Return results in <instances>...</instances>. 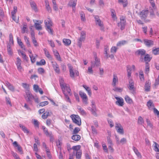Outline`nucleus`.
I'll use <instances>...</instances> for the list:
<instances>
[{
    "label": "nucleus",
    "mask_w": 159,
    "mask_h": 159,
    "mask_svg": "<svg viewBox=\"0 0 159 159\" xmlns=\"http://www.w3.org/2000/svg\"><path fill=\"white\" fill-rule=\"evenodd\" d=\"M60 84L62 92L64 93L66 98V101L69 102H71L70 98L68 97V95L67 94L65 93V85H66V84H64V80L63 79L61 78L60 80Z\"/></svg>",
    "instance_id": "f257e3e1"
},
{
    "label": "nucleus",
    "mask_w": 159,
    "mask_h": 159,
    "mask_svg": "<svg viewBox=\"0 0 159 159\" xmlns=\"http://www.w3.org/2000/svg\"><path fill=\"white\" fill-rule=\"evenodd\" d=\"M68 67L69 70L70 75L71 77L74 78L75 75L76 76H78L79 74V72L77 70H74L73 66L71 64H68Z\"/></svg>",
    "instance_id": "f03ea898"
},
{
    "label": "nucleus",
    "mask_w": 159,
    "mask_h": 159,
    "mask_svg": "<svg viewBox=\"0 0 159 159\" xmlns=\"http://www.w3.org/2000/svg\"><path fill=\"white\" fill-rule=\"evenodd\" d=\"M73 121L78 125H81V120L79 116L77 115H72L70 116Z\"/></svg>",
    "instance_id": "7ed1b4c3"
},
{
    "label": "nucleus",
    "mask_w": 159,
    "mask_h": 159,
    "mask_svg": "<svg viewBox=\"0 0 159 159\" xmlns=\"http://www.w3.org/2000/svg\"><path fill=\"white\" fill-rule=\"evenodd\" d=\"M86 37V33L82 31L80 34V37L78 39L77 44L78 46L80 48L81 46L82 42L85 40Z\"/></svg>",
    "instance_id": "20e7f679"
},
{
    "label": "nucleus",
    "mask_w": 159,
    "mask_h": 159,
    "mask_svg": "<svg viewBox=\"0 0 159 159\" xmlns=\"http://www.w3.org/2000/svg\"><path fill=\"white\" fill-rule=\"evenodd\" d=\"M26 96L25 98L26 101L31 105L32 104V100L34 98V96L31 93L30 91H25Z\"/></svg>",
    "instance_id": "39448f33"
},
{
    "label": "nucleus",
    "mask_w": 159,
    "mask_h": 159,
    "mask_svg": "<svg viewBox=\"0 0 159 159\" xmlns=\"http://www.w3.org/2000/svg\"><path fill=\"white\" fill-rule=\"evenodd\" d=\"M96 24L98 25L100 27L101 30H103L104 29L103 24L102 21H101L99 18V16H94Z\"/></svg>",
    "instance_id": "423d86ee"
},
{
    "label": "nucleus",
    "mask_w": 159,
    "mask_h": 159,
    "mask_svg": "<svg viewBox=\"0 0 159 159\" xmlns=\"http://www.w3.org/2000/svg\"><path fill=\"white\" fill-rule=\"evenodd\" d=\"M79 94L82 99L83 102L86 105L88 104V98L86 93L81 91H80Z\"/></svg>",
    "instance_id": "0eeeda50"
},
{
    "label": "nucleus",
    "mask_w": 159,
    "mask_h": 159,
    "mask_svg": "<svg viewBox=\"0 0 159 159\" xmlns=\"http://www.w3.org/2000/svg\"><path fill=\"white\" fill-rule=\"evenodd\" d=\"M115 128L117 132L121 134L124 133V131L121 125L119 123L116 122L115 124Z\"/></svg>",
    "instance_id": "6e6552de"
},
{
    "label": "nucleus",
    "mask_w": 159,
    "mask_h": 159,
    "mask_svg": "<svg viewBox=\"0 0 159 159\" xmlns=\"http://www.w3.org/2000/svg\"><path fill=\"white\" fill-rule=\"evenodd\" d=\"M51 64L55 72L57 74H59L60 73V71L58 65L56 61H52Z\"/></svg>",
    "instance_id": "1a4fd4ad"
},
{
    "label": "nucleus",
    "mask_w": 159,
    "mask_h": 159,
    "mask_svg": "<svg viewBox=\"0 0 159 159\" xmlns=\"http://www.w3.org/2000/svg\"><path fill=\"white\" fill-rule=\"evenodd\" d=\"M126 21L124 18L122 17L120 18V22L118 24V27H120L121 30H124L125 27Z\"/></svg>",
    "instance_id": "9d476101"
},
{
    "label": "nucleus",
    "mask_w": 159,
    "mask_h": 159,
    "mask_svg": "<svg viewBox=\"0 0 159 159\" xmlns=\"http://www.w3.org/2000/svg\"><path fill=\"white\" fill-rule=\"evenodd\" d=\"M94 56L95 59V63H94L93 62H91V66L92 67H94L95 66H98L100 64V60L98 58L96 53H94Z\"/></svg>",
    "instance_id": "9b49d317"
},
{
    "label": "nucleus",
    "mask_w": 159,
    "mask_h": 159,
    "mask_svg": "<svg viewBox=\"0 0 159 159\" xmlns=\"http://www.w3.org/2000/svg\"><path fill=\"white\" fill-rule=\"evenodd\" d=\"M16 59L17 61L16 62V64L17 69L19 71L22 72L23 71V70L21 66V61L19 57H17Z\"/></svg>",
    "instance_id": "f8f14e48"
},
{
    "label": "nucleus",
    "mask_w": 159,
    "mask_h": 159,
    "mask_svg": "<svg viewBox=\"0 0 159 159\" xmlns=\"http://www.w3.org/2000/svg\"><path fill=\"white\" fill-rule=\"evenodd\" d=\"M146 51L143 49H139L136 51V53L138 55H140V59L142 60L143 59V56L146 54Z\"/></svg>",
    "instance_id": "ddd939ff"
},
{
    "label": "nucleus",
    "mask_w": 159,
    "mask_h": 159,
    "mask_svg": "<svg viewBox=\"0 0 159 159\" xmlns=\"http://www.w3.org/2000/svg\"><path fill=\"white\" fill-rule=\"evenodd\" d=\"M42 129L43 130L44 133L46 135V136H49L50 138V140L52 139V134L51 132L49 133L48 131L47 128L44 126H42Z\"/></svg>",
    "instance_id": "4468645a"
},
{
    "label": "nucleus",
    "mask_w": 159,
    "mask_h": 159,
    "mask_svg": "<svg viewBox=\"0 0 159 159\" xmlns=\"http://www.w3.org/2000/svg\"><path fill=\"white\" fill-rule=\"evenodd\" d=\"M115 98L117 100V101L116 102V105L120 106H122L124 105V100L122 98L116 97Z\"/></svg>",
    "instance_id": "2eb2a0df"
},
{
    "label": "nucleus",
    "mask_w": 159,
    "mask_h": 159,
    "mask_svg": "<svg viewBox=\"0 0 159 159\" xmlns=\"http://www.w3.org/2000/svg\"><path fill=\"white\" fill-rule=\"evenodd\" d=\"M148 10H143L140 13V15L141 19H145L147 17L148 13Z\"/></svg>",
    "instance_id": "dca6fc26"
},
{
    "label": "nucleus",
    "mask_w": 159,
    "mask_h": 159,
    "mask_svg": "<svg viewBox=\"0 0 159 159\" xmlns=\"http://www.w3.org/2000/svg\"><path fill=\"white\" fill-rule=\"evenodd\" d=\"M113 76V78L112 85L114 87L116 86V83L118 82V78L116 74H114Z\"/></svg>",
    "instance_id": "f3484780"
},
{
    "label": "nucleus",
    "mask_w": 159,
    "mask_h": 159,
    "mask_svg": "<svg viewBox=\"0 0 159 159\" xmlns=\"http://www.w3.org/2000/svg\"><path fill=\"white\" fill-rule=\"evenodd\" d=\"M30 2L32 9L35 12L37 11L38 9L35 3L32 0L30 1Z\"/></svg>",
    "instance_id": "a211bd4d"
},
{
    "label": "nucleus",
    "mask_w": 159,
    "mask_h": 159,
    "mask_svg": "<svg viewBox=\"0 0 159 159\" xmlns=\"http://www.w3.org/2000/svg\"><path fill=\"white\" fill-rule=\"evenodd\" d=\"M143 42L145 45L148 47H150L153 44V42L151 40L144 39Z\"/></svg>",
    "instance_id": "6ab92c4d"
},
{
    "label": "nucleus",
    "mask_w": 159,
    "mask_h": 159,
    "mask_svg": "<svg viewBox=\"0 0 159 159\" xmlns=\"http://www.w3.org/2000/svg\"><path fill=\"white\" fill-rule=\"evenodd\" d=\"M128 88L130 90L134 91V82L133 81L130 80L129 81V86Z\"/></svg>",
    "instance_id": "aec40b11"
},
{
    "label": "nucleus",
    "mask_w": 159,
    "mask_h": 159,
    "mask_svg": "<svg viewBox=\"0 0 159 159\" xmlns=\"http://www.w3.org/2000/svg\"><path fill=\"white\" fill-rule=\"evenodd\" d=\"M152 57L148 54H147L145 55L144 60L145 63H148L150 61Z\"/></svg>",
    "instance_id": "412c9836"
},
{
    "label": "nucleus",
    "mask_w": 159,
    "mask_h": 159,
    "mask_svg": "<svg viewBox=\"0 0 159 159\" xmlns=\"http://www.w3.org/2000/svg\"><path fill=\"white\" fill-rule=\"evenodd\" d=\"M147 105L150 110H152L154 108V105L152 100H149L147 102Z\"/></svg>",
    "instance_id": "4be33fe9"
},
{
    "label": "nucleus",
    "mask_w": 159,
    "mask_h": 159,
    "mask_svg": "<svg viewBox=\"0 0 159 159\" xmlns=\"http://www.w3.org/2000/svg\"><path fill=\"white\" fill-rule=\"evenodd\" d=\"M44 23L46 27H48V26H51L52 25V22L49 18L44 20Z\"/></svg>",
    "instance_id": "5701e85b"
},
{
    "label": "nucleus",
    "mask_w": 159,
    "mask_h": 159,
    "mask_svg": "<svg viewBox=\"0 0 159 159\" xmlns=\"http://www.w3.org/2000/svg\"><path fill=\"white\" fill-rule=\"evenodd\" d=\"M6 86L8 87V89L12 91H14V88L13 85L7 81L5 83Z\"/></svg>",
    "instance_id": "b1692460"
},
{
    "label": "nucleus",
    "mask_w": 159,
    "mask_h": 159,
    "mask_svg": "<svg viewBox=\"0 0 159 159\" xmlns=\"http://www.w3.org/2000/svg\"><path fill=\"white\" fill-rule=\"evenodd\" d=\"M63 42L65 46H68L71 44V42L70 40L69 39H63Z\"/></svg>",
    "instance_id": "393cba45"
},
{
    "label": "nucleus",
    "mask_w": 159,
    "mask_h": 159,
    "mask_svg": "<svg viewBox=\"0 0 159 159\" xmlns=\"http://www.w3.org/2000/svg\"><path fill=\"white\" fill-rule=\"evenodd\" d=\"M150 83L149 82H146L145 85V90L148 92L150 90Z\"/></svg>",
    "instance_id": "a878e982"
},
{
    "label": "nucleus",
    "mask_w": 159,
    "mask_h": 159,
    "mask_svg": "<svg viewBox=\"0 0 159 159\" xmlns=\"http://www.w3.org/2000/svg\"><path fill=\"white\" fill-rule=\"evenodd\" d=\"M125 99L126 102L128 104H131L133 102L132 100L128 95L125 96Z\"/></svg>",
    "instance_id": "bb28decb"
},
{
    "label": "nucleus",
    "mask_w": 159,
    "mask_h": 159,
    "mask_svg": "<svg viewBox=\"0 0 159 159\" xmlns=\"http://www.w3.org/2000/svg\"><path fill=\"white\" fill-rule=\"evenodd\" d=\"M77 109L78 110V111L82 115H86V112L80 106L77 107Z\"/></svg>",
    "instance_id": "cd10ccee"
},
{
    "label": "nucleus",
    "mask_w": 159,
    "mask_h": 159,
    "mask_svg": "<svg viewBox=\"0 0 159 159\" xmlns=\"http://www.w3.org/2000/svg\"><path fill=\"white\" fill-rule=\"evenodd\" d=\"M80 145L73 146L72 148V149L74 150L73 153L75 154L76 152H77L78 150H81L80 149Z\"/></svg>",
    "instance_id": "c85d7f7f"
},
{
    "label": "nucleus",
    "mask_w": 159,
    "mask_h": 159,
    "mask_svg": "<svg viewBox=\"0 0 159 159\" xmlns=\"http://www.w3.org/2000/svg\"><path fill=\"white\" fill-rule=\"evenodd\" d=\"M133 149L138 157L140 158L142 157V156L141 154L138 151V149L135 147H133Z\"/></svg>",
    "instance_id": "c756f323"
},
{
    "label": "nucleus",
    "mask_w": 159,
    "mask_h": 159,
    "mask_svg": "<svg viewBox=\"0 0 159 159\" xmlns=\"http://www.w3.org/2000/svg\"><path fill=\"white\" fill-rule=\"evenodd\" d=\"M82 86L87 92L88 95L90 96L92 94V92L90 88L85 85H83Z\"/></svg>",
    "instance_id": "7c9ffc66"
},
{
    "label": "nucleus",
    "mask_w": 159,
    "mask_h": 159,
    "mask_svg": "<svg viewBox=\"0 0 159 159\" xmlns=\"http://www.w3.org/2000/svg\"><path fill=\"white\" fill-rule=\"evenodd\" d=\"M53 53L55 56L57 60L59 61L61 60V58L58 52L56 50L53 51Z\"/></svg>",
    "instance_id": "2f4dec72"
},
{
    "label": "nucleus",
    "mask_w": 159,
    "mask_h": 159,
    "mask_svg": "<svg viewBox=\"0 0 159 159\" xmlns=\"http://www.w3.org/2000/svg\"><path fill=\"white\" fill-rule=\"evenodd\" d=\"M19 125L25 133L28 134L29 133V131L25 126L21 124H20Z\"/></svg>",
    "instance_id": "473e14b6"
},
{
    "label": "nucleus",
    "mask_w": 159,
    "mask_h": 159,
    "mask_svg": "<svg viewBox=\"0 0 159 159\" xmlns=\"http://www.w3.org/2000/svg\"><path fill=\"white\" fill-rule=\"evenodd\" d=\"M80 136L78 134L73 135L71 137V139L75 141H78L80 139Z\"/></svg>",
    "instance_id": "72a5a7b5"
},
{
    "label": "nucleus",
    "mask_w": 159,
    "mask_h": 159,
    "mask_svg": "<svg viewBox=\"0 0 159 159\" xmlns=\"http://www.w3.org/2000/svg\"><path fill=\"white\" fill-rule=\"evenodd\" d=\"M111 16L114 20H116L117 19L116 15V13L115 10L113 9H111Z\"/></svg>",
    "instance_id": "f704fd0d"
},
{
    "label": "nucleus",
    "mask_w": 159,
    "mask_h": 159,
    "mask_svg": "<svg viewBox=\"0 0 159 159\" xmlns=\"http://www.w3.org/2000/svg\"><path fill=\"white\" fill-rule=\"evenodd\" d=\"M152 53L154 55L159 54V48H153L152 50Z\"/></svg>",
    "instance_id": "c9c22d12"
},
{
    "label": "nucleus",
    "mask_w": 159,
    "mask_h": 159,
    "mask_svg": "<svg viewBox=\"0 0 159 159\" xmlns=\"http://www.w3.org/2000/svg\"><path fill=\"white\" fill-rule=\"evenodd\" d=\"M131 68L130 66H127V71L128 74V76L129 77L131 75Z\"/></svg>",
    "instance_id": "e433bc0d"
},
{
    "label": "nucleus",
    "mask_w": 159,
    "mask_h": 159,
    "mask_svg": "<svg viewBox=\"0 0 159 159\" xmlns=\"http://www.w3.org/2000/svg\"><path fill=\"white\" fill-rule=\"evenodd\" d=\"M88 109L89 110L91 113L92 114L95 116H97V114L96 113V108H91L90 107H89Z\"/></svg>",
    "instance_id": "4c0bfd02"
},
{
    "label": "nucleus",
    "mask_w": 159,
    "mask_h": 159,
    "mask_svg": "<svg viewBox=\"0 0 159 159\" xmlns=\"http://www.w3.org/2000/svg\"><path fill=\"white\" fill-rule=\"evenodd\" d=\"M126 41L125 40H122L118 42V43H117L116 45L118 47H120L126 44Z\"/></svg>",
    "instance_id": "58836bf2"
},
{
    "label": "nucleus",
    "mask_w": 159,
    "mask_h": 159,
    "mask_svg": "<svg viewBox=\"0 0 159 159\" xmlns=\"http://www.w3.org/2000/svg\"><path fill=\"white\" fill-rule=\"evenodd\" d=\"M43 50L46 56L49 59L52 58L51 55H50L48 51L47 50V49L46 48H44Z\"/></svg>",
    "instance_id": "ea45409f"
},
{
    "label": "nucleus",
    "mask_w": 159,
    "mask_h": 159,
    "mask_svg": "<svg viewBox=\"0 0 159 159\" xmlns=\"http://www.w3.org/2000/svg\"><path fill=\"white\" fill-rule=\"evenodd\" d=\"M76 159H81L82 152L81 150H78V151L76 152Z\"/></svg>",
    "instance_id": "a19ab883"
},
{
    "label": "nucleus",
    "mask_w": 159,
    "mask_h": 159,
    "mask_svg": "<svg viewBox=\"0 0 159 159\" xmlns=\"http://www.w3.org/2000/svg\"><path fill=\"white\" fill-rule=\"evenodd\" d=\"M46 64V61L44 59L41 60L39 62H36V65L38 66L44 65Z\"/></svg>",
    "instance_id": "79ce46f5"
},
{
    "label": "nucleus",
    "mask_w": 159,
    "mask_h": 159,
    "mask_svg": "<svg viewBox=\"0 0 159 159\" xmlns=\"http://www.w3.org/2000/svg\"><path fill=\"white\" fill-rule=\"evenodd\" d=\"M34 26L35 29L38 30H41L42 29V28L41 25L38 23H35L34 24Z\"/></svg>",
    "instance_id": "37998d69"
},
{
    "label": "nucleus",
    "mask_w": 159,
    "mask_h": 159,
    "mask_svg": "<svg viewBox=\"0 0 159 159\" xmlns=\"http://www.w3.org/2000/svg\"><path fill=\"white\" fill-rule=\"evenodd\" d=\"M22 87L25 89V91H29V85L27 83H22Z\"/></svg>",
    "instance_id": "c03bdc74"
},
{
    "label": "nucleus",
    "mask_w": 159,
    "mask_h": 159,
    "mask_svg": "<svg viewBox=\"0 0 159 159\" xmlns=\"http://www.w3.org/2000/svg\"><path fill=\"white\" fill-rule=\"evenodd\" d=\"M49 116V112L48 111H46L42 116V117L43 119H46Z\"/></svg>",
    "instance_id": "a18cd8bd"
},
{
    "label": "nucleus",
    "mask_w": 159,
    "mask_h": 159,
    "mask_svg": "<svg viewBox=\"0 0 159 159\" xmlns=\"http://www.w3.org/2000/svg\"><path fill=\"white\" fill-rule=\"evenodd\" d=\"M80 15L81 17V20L83 21H85L86 19L85 18V15L84 12L82 11L80 12Z\"/></svg>",
    "instance_id": "49530a36"
},
{
    "label": "nucleus",
    "mask_w": 159,
    "mask_h": 159,
    "mask_svg": "<svg viewBox=\"0 0 159 159\" xmlns=\"http://www.w3.org/2000/svg\"><path fill=\"white\" fill-rule=\"evenodd\" d=\"M149 70V64L148 63H146L145 64V72L148 74Z\"/></svg>",
    "instance_id": "de8ad7c7"
},
{
    "label": "nucleus",
    "mask_w": 159,
    "mask_h": 159,
    "mask_svg": "<svg viewBox=\"0 0 159 159\" xmlns=\"http://www.w3.org/2000/svg\"><path fill=\"white\" fill-rule=\"evenodd\" d=\"M155 145L154 146V149L156 152H159V149L158 147H159V145L156 142H154Z\"/></svg>",
    "instance_id": "09e8293b"
},
{
    "label": "nucleus",
    "mask_w": 159,
    "mask_h": 159,
    "mask_svg": "<svg viewBox=\"0 0 159 159\" xmlns=\"http://www.w3.org/2000/svg\"><path fill=\"white\" fill-rule=\"evenodd\" d=\"M138 124L142 125L144 123V120L143 118L141 116H139L138 118Z\"/></svg>",
    "instance_id": "8fccbe9b"
},
{
    "label": "nucleus",
    "mask_w": 159,
    "mask_h": 159,
    "mask_svg": "<svg viewBox=\"0 0 159 159\" xmlns=\"http://www.w3.org/2000/svg\"><path fill=\"white\" fill-rule=\"evenodd\" d=\"M65 90H66L69 95H71V93L70 92L71 89L70 88L69 86H67V85L65 86Z\"/></svg>",
    "instance_id": "3c124183"
},
{
    "label": "nucleus",
    "mask_w": 159,
    "mask_h": 159,
    "mask_svg": "<svg viewBox=\"0 0 159 159\" xmlns=\"http://www.w3.org/2000/svg\"><path fill=\"white\" fill-rule=\"evenodd\" d=\"M118 48L115 46H113L111 48V53H115L117 51Z\"/></svg>",
    "instance_id": "603ef678"
},
{
    "label": "nucleus",
    "mask_w": 159,
    "mask_h": 159,
    "mask_svg": "<svg viewBox=\"0 0 159 159\" xmlns=\"http://www.w3.org/2000/svg\"><path fill=\"white\" fill-rule=\"evenodd\" d=\"M48 104V102L47 101H45L43 102H41L39 104V106L43 107L47 105Z\"/></svg>",
    "instance_id": "864d4df0"
},
{
    "label": "nucleus",
    "mask_w": 159,
    "mask_h": 159,
    "mask_svg": "<svg viewBox=\"0 0 159 159\" xmlns=\"http://www.w3.org/2000/svg\"><path fill=\"white\" fill-rule=\"evenodd\" d=\"M27 26L26 24H24L23 28H22V33H24L27 30Z\"/></svg>",
    "instance_id": "5fc2aeb1"
},
{
    "label": "nucleus",
    "mask_w": 159,
    "mask_h": 159,
    "mask_svg": "<svg viewBox=\"0 0 159 159\" xmlns=\"http://www.w3.org/2000/svg\"><path fill=\"white\" fill-rule=\"evenodd\" d=\"M119 3L123 4L124 7H125L127 5V2H126V0H118Z\"/></svg>",
    "instance_id": "6e6d98bb"
},
{
    "label": "nucleus",
    "mask_w": 159,
    "mask_h": 159,
    "mask_svg": "<svg viewBox=\"0 0 159 159\" xmlns=\"http://www.w3.org/2000/svg\"><path fill=\"white\" fill-rule=\"evenodd\" d=\"M127 142V140L125 138H122L119 142V144H123L124 143H126Z\"/></svg>",
    "instance_id": "4d7b16f0"
},
{
    "label": "nucleus",
    "mask_w": 159,
    "mask_h": 159,
    "mask_svg": "<svg viewBox=\"0 0 159 159\" xmlns=\"http://www.w3.org/2000/svg\"><path fill=\"white\" fill-rule=\"evenodd\" d=\"M17 43L22 48H23V43L21 41L20 39H19L18 37H17Z\"/></svg>",
    "instance_id": "13d9d810"
},
{
    "label": "nucleus",
    "mask_w": 159,
    "mask_h": 159,
    "mask_svg": "<svg viewBox=\"0 0 159 159\" xmlns=\"http://www.w3.org/2000/svg\"><path fill=\"white\" fill-rule=\"evenodd\" d=\"M31 62L33 63L35 61V57L33 56V54L29 55Z\"/></svg>",
    "instance_id": "bf43d9fd"
},
{
    "label": "nucleus",
    "mask_w": 159,
    "mask_h": 159,
    "mask_svg": "<svg viewBox=\"0 0 159 159\" xmlns=\"http://www.w3.org/2000/svg\"><path fill=\"white\" fill-rule=\"evenodd\" d=\"M46 29L49 33L51 34H53V30L51 29L50 26H48V27H46Z\"/></svg>",
    "instance_id": "052dcab7"
},
{
    "label": "nucleus",
    "mask_w": 159,
    "mask_h": 159,
    "mask_svg": "<svg viewBox=\"0 0 159 159\" xmlns=\"http://www.w3.org/2000/svg\"><path fill=\"white\" fill-rule=\"evenodd\" d=\"M151 4V6L153 9H155L156 8V7H155V4L153 0H149Z\"/></svg>",
    "instance_id": "680f3d73"
},
{
    "label": "nucleus",
    "mask_w": 159,
    "mask_h": 159,
    "mask_svg": "<svg viewBox=\"0 0 159 159\" xmlns=\"http://www.w3.org/2000/svg\"><path fill=\"white\" fill-rule=\"evenodd\" d=\"M33 124L35 127H36L38 128L39 127V122L37 120L34 119V120Z\"/></svg>",
    "instance_id": "e2e57ef3"
},
{
    "label": "nucleus",
    "mask_w": 159,
    "mask_h": 159,
    "mask_svg": "<svg viewBox=\"0 0 159 159\" xmlns=\"http://www.w3.org/2000/svg\"><path fill=\"white\" fill-rule=\"evenodd\" d=\"M6 101L7 104H9L11 106L12 105L10 101V99L9 98L6 97Z\"/></svg>",
    "instance_id": "0e129e2a"
},
{
    "label": "nucleus",
    "mask_w": 159,
    "mask_h": 159,
    "mask_svg": "<svg viewBox=\"0 0 159 159\" xmlns=\"http://www.w3.org/2000/svg\"><path fill=\"white\" fill-rule=\"evenodd\" d=\"M33 88L34 90L35 91V92H38V89L39 88V86L37 85L34 84L33 86Z\"/></svg>",
    "instance_id": "69168bd1"
},
{
    "label": "nucleus",
    "mask_w": 159,
    "mask_h": 159,
    "mask_svg": "<svg viewBox=\"0 0 159 159\" xmlns=\"http://www.w3.org/2000/svg\"><path fill=\"white\" fill-rule=\"evenodd\" d=\"M146 122L148 126H149L151 128H152L153 125L148 119H146Z\"/></svg>",
    "instance_id": "338daca9"
},
{
    "label": "nucleus",
    "mask_w": 159,
    "mask_h": 159,
    "mask_svg": "<svg viewBox=\"0 0 159 159\" xmlns=\"http://www.w3.org/2000/svg\"><path fill=\"white\" fill-rule=\"evenodd\" d=\"M153 109L154 113L155 114H156L157 116L159 117V111H158V110L155 108H154Z\"/></svg>",
    "instance_id": "774afa93"
}]
</instances>
